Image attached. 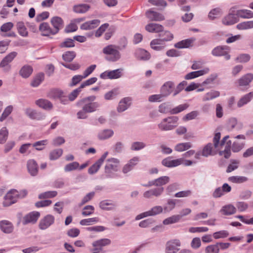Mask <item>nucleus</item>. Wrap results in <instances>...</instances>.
<instances>
[{"label":"nucleus","mask_w":253,"mask_h":253,"mask_svg":"<svg viewBox=\"0 0 253 253\" xmlns=\"http://www.w3.org/2000/svg\"><path fill=\"white\" fill-rule=\"evenodd\" d=\"M95 99L96 97L92 95L80 99L77 102V106L82 108L77 114L78 119H86L88 117L87 113L94 112L97 110L99 104L97 102H94Z\"/></svg>","instance_id":"f257e3e1"},{"label":"nucleus","mask_w":253,"mask_h":253,"mask_svg":"<svg viewBox=\"0 0 253 253\" xmlns=\"http://www.w3.org/2000/svg\"><path fill=\"white\" fill-rule=\"evenodd\" d=\"M27 194L26 190L18 191L15 189L9 191L4 197L3 205L4 207H8L16 202L19 198H23Z\"/></svg>","instance_id":"f03ea898"},{"label":"nucleus","mask_w":253,"mask_h":253,"mask_svg":"<svg viewBox=\"0 0 253 253\" xmlns=\"http://www.w3.org/2000/svg\"><path fill=\"white\" fill-rule=\"evenodd\" d=\"M102 52L105 55V59L111 62L118 61L121 57V54L115 44H109L102 49Z\"/></svg>","instance_id":"7ed1b4c3"},{"label":"nucleus","mask_w":253,"mask_h":253,"mask_svg":"<svg viewBox=\"0 0 253 253\" xmlns=\"http://www.w3.org/2000/svg\"><path fill=\"white\" fill-rule=\"evenodd\" d=\"M178 118L176 116H170L162 120L158 125L159 128L162 131L173 129L176 127L178 123Z\"/></svg>","instance_id":"20e7f679"},{"label":"nucleus","mask_w":253,"mask_h":253,"mask_svg":"<svg viewBox=\"0 0 253 253\" xmlns=\"http://www.w3.org/2000/svg\"><path fill=\"white\" fill-rule=\"evenodd\" d=\"M17 55V53L12 51L4 57L0 63V68H2L4 72H9L11 69L10 63Z\"/></svg>","instance_id":"39448f33"},{"label":"nucleus","mask_w":253,"mask_h":253,"mask_svg":"<svg viewBox=\"0 0 253 253\" xmlns=\"http://www.w3.org/2000/svg\"><path fill=\"white\" fill-rule=\"evenodd\" d=\"M108 162L105 168V172L108 176L112 177V173L118 170L119 161L115 158H111Z\"/></svg>","instance_id":"423d86ee"},{"label":"nucleus","mask_w":253,"mask_h":253,"mask_svg":"<svg viewBox=\"0 0 253 253\" xmlns=\"http://www.w3.org/2000/svg\"><path fill=\"white\" fill-rule=\"evenodd\" d=\"M230 48L228 46H218L215 47L212 51V54L215 56H224L226 60H228L230 58L229 54Z\"/></svg>","instance_id":"0eeeda50"},{"label":"nucleus","mask_w":253,"mask_h":253,"mask_svg":"<svg viewBox=\"0 0 253 253\" xmlns=\"http://www.w3.org/2000/svg\"><path fill=\"white\" fill-rule=\"evenodd\" d=\"M181 246V242L179 239H175L169 241L166 245V253H176Z\"/></svg>","instance_id":"6e6552de"},{"label":"nucleus","mask_w":253,"mask_h":253,"mask_svg":"<svg viewBox=\"0 0 253 253\" xmlns=\"http://www.w3.org/2000/svg\"><path fill=\"white\" fill-rule=\"evenodd\" d=\"M50 97L54 99H59L64 104L68 103L67 96L61 90L58 89H52L49 94Z\"/></svg>","instance_id":"1a4fd4ad"},{"label":"nucleus","mask_w":253,"mask_h":253,"mask_svg":"<svg viewBox=\"0 0 253 253\" xmlns=\"http://www.w3.org/2000/svg\"><path fill=\"white\" fill-rule=\"evenodd\" d=\"M184 162L183 158H179L177 159H172L171 157H168L164 159L162 164L163 166L168 168H173L180 166L183 164Z\"/></svg>","instance_id":"9d476101"},{"label":"nucleus","mask_w":253,"mask_h":253,"mask_svg":"<svg viewBox=\"0 0 253 253\" xmlns=\"http://www.w3.org/2000/svg\"><path fill=\"white\" fill-rule=\"evenodd\" d=\"M54 217L48 214L42 218L39 222V228L42 230H45L48 228L54 222Z\"/></svg>","instance_id":"9b49d317"},{"label":"nucleus","mask_w":253,"mask_h":253,"mask_svg":"<svg viewBox=\"0 0 253 253\" xmlns=\"http://www.w3.org/2000/svg\"><path fill=\"white\" fill-rule=\"evenodd\" d=\"M40 216V213L38 211H32L24 216L22 222L24 224L28 223H35L37 222Z\"/></svg>","instance_id":"f8f14e48"},{"label":"nucleus","mask_w":253,"mask_h":253,"mask_svg":"<svg viewBox=\"0 0 253 253\" xmlns=\"http://www.w3.org/2000/svg\"><path fill=\"white\" fill-rule=\"evenodd\" d=\"M235 138L237 139H241L243 141L240 140H236L235 141L232 146V150L234 152H238L241 151L244 147L245 145V136L244 135H238L236 136Z\"/></svg>","instance_id":"ddd939ff"},{"label":"nucleus","mask_w":253,"mask_h":253,"mask_svg":"<svg viewBox=\"0 0 253 253\" xmlns=\"http://www.w3.org/2000/svg\"><path fill=\"white\" fill-rule=\"evenodd\" d=\"M122 69H119L111 71H106L100 75V77L102 79H118L122 76Z\"/></svg>","instance_id":"4468645a"},{"label":"nucleus","mask_w":253,"mask_h":253,"mask_svg":"<svg viewBox=\"0 0 253 253\" xmlns=\"http://www.w3.org/2000/svg\"><path fill=\"white\" fill-rule=\"evenodd\" d=\"M111 243V240L107 238L95 241L92 243V246L94 247L93 250L94 251L100 252L102 250L103 247L109 245Z\"/></svg>","instance_id":"2eb2a0df"},{"label":"nucleus","mask_w":253,"mask_h":253,"mask_svg":"<svg viewBox=\"0 0 253 253\" xmlns=\"http://www.w3.org/2000/svg\"><path fill=\"white\" fill-rule=\"evenodd\" d=\"M174 84L172 82L168 81L166 82L161 88V93L165 97L168 96L172 92L173 93Z\"/></svg>","instance_id":"dca6fc26"},{"label":"nucleus","mask_w":253,"mask_h":253,"mask_svg":"<svg viewBox=\"0 0 253 253\" xmlns=\"http://www.w3.org/2000/svg\"><path fill=\"white\" fill-rule=\"evenodd\" d=\"M164 189L163 187H158L152 189L145 192L143 196L145 198H151L153 196L159 197L163 193Z\"/></svg>","instance_id":"f3484780"},{"label":"nucleus","mask_w":253,"mask_h":253,"mask_svg":"<svg viewBox=\"0 0 253 253\" xmlns=\"http://www.w3.org/2000/svg\"><path fill=\"white\" fill-rule=\"evenodd\" d=\"M39 30L43 36H49L56 34L53 29H51L47 23L43 22L40 24Z\"/></svg>","instance_id":"a211bd4d"},{"label":"nucleus","mask_w":253,"mask_h":253,"mask_svg":"<svg viewBox=\"0 0 253 253\" xmlns=\"http://www.w3.org/2000/svg\"><path fill=\"white\" fill-rule=\"evenodd\" d=\"M100 23V21L99 20L94 19L84 23L81 25L80 28L84 30H90L98 27Z\"/></svg>","instance_id":"6ab92c4d"},{"label":"nucleus","mask_w":253,"mask_h":253,"mask_svg":"<svg viewBox=\"0 0 253 253\" xmlns=\"http://www.w3.org/2000/svg\"><path fill=\"white\" fill-rule=\"evenodd\" d=\"M146 16L151 21H160L165 19L164 16L162 14L152 10L147 11Z\"/></svg>","instance_id":"aec40b11"},{"label":"nucleus","mask_w":253,"mask_h":253,"mask_svg":"<svg viewBox=\"0 0 253 253\" xmlns=\"http://www.w3.org/2000/svg\"><path fill=\"white\" fill-rule=\"evenodd\" d=\"M51 23L53 27V30L57 34L63 27V21L61 17L55 16L51 18Z\"/></svg>","instance_id":"412c9836"},{"label":"nucleus","mask_w":253,"mask_h":253,"mask_svg":"<svg viewBox=\"0 0 253 253\" xmlns=\"http://www.w3.org/2000/svg\"><path fill=\"white\" fill-rule=\"evenodd\" d=\"M145 30L150 33H160L164 30V27L157 23H149L145 26Z\"/></svg>","instance_id":"4be33fe9"},{"label":"nucleus","mask_w":253,"mask_h":253,"mask_svg":"<svg viewBox=\"0 0 253 253\" xmlns=\"http://www.w3.org/2000/svg\"><path fill=\"white\" fill-rule=\"evenodd\" d=\"M195 41L194 38L187 39L182 40L174 44V47L177 48H189L192 46L194 42Z\"/></svg>","instance_id":"5701e85b"},{"label":"nucleus","mask_w":253,"mask_h":253,"mask_svg":"<svg viewBox=\"0 0 253 253\" xmlns=\"http://www.w3.org/2000/svg\"><path fill=\"white\" fill-rule=\"evenodd\" d=\"M27 169L29 172L32 176H35L38 172V166L34 160H30L27 162Z\"/></svg>","instance_id":"b1692460"},{"label":"nucleus","mask_w":253,"mask_h":253,"mask_svg":"<svg viewBox=\"0 0 253 253\" xmlns=\"http://www.w3.org/2000/svg\"><path fill=\"white\" fill-rule=\"evenodd\" d=\"M0 229L5 233H10L13 230V226L10 221L3 220L0 221Z\"/></svg>","instance_id":"393cba45"},{"label":"nucleus","mask_w":253,"mask_h":253,"mask_svg":"<svg viewBox=\"0 0 253 253\" xmlns=\"http://www.w3.org/2000/svg\"><path fill=\"white\" fill-rule=\"evenodd\" d=\"M150 46L153 49L160 51L165 48L166 44L160 39H156L151 42Z\"/></svg>","instance_id":"a878e982"},{"label":"nucleus","mask_w":253,"mask_h":253,"mask_svg":"<svg viewBox=\"0 0 253 253\" xmlns=\"http://www.w3.org/2000/svg\"><path fill=\"white\" fill-rule=\"evenodd\" d=\"M25 112L27 116L31 119L40 120L44 118V116L31 108L26 109Z\"/></svg>","instance_id":"bb28decb"},{"label":"nucleus","mask_w":253,"mask_h":253,"mask_svg":"<svg viewBox=\"0 0 253 253\" xmlns=\"http://www.w3.org/2000/svg\"><path fill=\"white\" fill-rule=\"evenodd\" d=\"M209 71V68H205L204 70H199L197 71H194L187 74L185 76L186 80H191L195 78L203 76L206 74H207Z\"/></svg>","instance_id":"cd10ccee"},{"label":"nucleus","mask_w":253,"mask_h":253,"mask_svg":"<svg viewBox=\"0 0 253 253\" xmlns=\"http://www.w3.org/2000/svg\"><path fill=\"white\" fill-rule=\"evenodd\" d=\"M253 80V74L249 73L243 76L242 78H241L238 81V83L240 86H247L250 84Z\"/></svg>","instance_id":"c85d7f7f"},{"label":"nucleus","mask_w":253,"mask_h":253,"mask_svg":"<svg viewBox=\"0 0 253 253\" xmlns=\"http://www.w3.org/2000/svg\"><path fill=\"white\" fill-rule=\"evenodd\" d=\"M238 21L237 17L233 14L229 13L222 20V23L225 25H231Z\"/></svg>","instance_id":"c756f323"},{"label":"nucleus","mask_w":253,"mask_h":253,"mask_svg":"<svg viewBox=\"0 0 253 253\" xmlns=\"http://www.w3.org/2000/svg\"><path fill=\"white\" fill-rule=\"evenodd\" d=\"M131 98L129 97H126L122 99L119 104L117 110L119 112L125 111L130 105Z\"/></svg>","instance_id":"7c9ffc66"},{"label":"nucleus","mask_w":253,"mask_h":253,"mask_svg":"<svg viewBox=\"0 0 253 253\" xmlns=\"http://www.w3.org/2000/svg\"><path fill=\"white\" fill-rule=\"evenodd\" d=\"M236 212V208L232 205H227L222 208L220 212L225 215L234 214Z\"/></svg>","instance_id":"2f4dec72"},{"label":"nucleus","mask_w":253,"mask_h":253,"mask_svg":"<svg viewBox=\"0 0 253 253\" xmlns=\"http://www.w3.org/2000/svg\"><path fill=\"white\" fill-rule=\"evenodd\" d=\"M90 8V6L87 4H77L73 6V11L77 13H84Z\"/></svg>","instance_id":"473e14b6"},{"label":"nucleus","mask_w":253,"mask_h":253,"mask_svg":"<svg viewBox=\"0 0 253 253\" xmlns=\"http://www.w3.org/2000/svg\"><path fill=\"white\" fill-rule=\"evenodd\" d=\"M253 98V92H251L243 96L238 102L237 106L241 107L249 102Z\"/></svg>","instance_id":"72a5a7b5"},{"label":"nucleus","mask_w":253,"mask_h":253,"mask_svg":"<svg viewBox=\"0 0 253 253\" xmlns=\"http://www.w3.org/2000/svg\"><path fill=\"white\" fill-rule=\"evenodd\" d=\"M220 92L217 90H212L207 92L203 97V101H207L212 100L220 96Z\"/></svg>","instance_id":"f704fd0d"},{"label":"nucleus","mask_w":253,"mask_h":253,"mask_svg":"<svg viewBox=\"0 0 253 253\" xmlns=\"http://www.w3.org/2000/svg\"><path fill=\"white\" fill-rule=\"evenodd\" d=\"M136 57L140 60H147L150 58V53L143 49H138L136 51Z\"/></svg>","instance_id":"c9c22d12"},{"label":"nucleus","mask_w":253,"mask_h":253,"mask_svg":"<svg viewBox=\"0 0 253 253\" xmlns=\"http://www.w3.org/2000/svg\"><path fill=\"white\" fill-rule=\"evenodd\" d=\"M33 72V68L29 65H25L19 71L20 75L24 78H28Z\"/></svg>","instance_id":"e433bc0d"},{"label":"nucleus","mask_w":253,"mask_h":253,"mask_svg":"<svg viewBox=\"0 0 253 253\" xmlns=\"http://www.w3.org/2000/svg\"><path fill=\"white\" fill-rule=\"evenodd\" d=\"M236 15L243 18H251L253 17V12L248 9L238 10L236 12Z\"/></svg>","instance_id":"4c0bfd02"},{"label":"nucleus","mask_w":253,"mask_h":253,"mask_svg":"<svg viewBox=\"0 0 253 253\" xmlns=\"http://www.w3.org/2000/svg\"><path fill=\"white\" fill-rule=\"evenodd\" d=\"M36 104L40 107L44 109H50L52 105L48 100L44 99H40L36 101Z\"/></svg>","instance_id":"58836bf2"},{"label":"nucleus","mask_w":253,"mask_h":253,"mask_svg":"<svg viewBox=\"0 0 253 253\" xmlns=\"http://www.w3.org/2000/svg\"><path fill=\"white\" fill-rule=\"evenodd\" d=\"M159 37L164 43L171 41L173 38V34L168 31H163L159 34Z\"/></svg>","instance_id":"ea45409f"},{"label":"nucleus","mask_w":253,"mask_h":253,"mask_svg":"<svg viewBox=\"0 0 253 253\" xmlns=\"http://www.w3.org/2000/svg\"><path fill=\"white\" fill-rule=\"evenodd\" d=\"M116 206L115 203L108 200H104L100 203V207L105 210H114Z\"/></svg>","instance_id":"a19ab883"},{"label":"nucleus","mask_w":253,"mask_h":253,"mask_svg":"<svg viewBox=\"0 0 253 253\" xmlns=\"http://www.w3.org/2000/svg\"><path fill=\"white\" fill-rule=\"evenodd\" d=\"M17 29L20 35L22 37H27L28 32L24 23L23 22H18L16 24Z\"/></svg>","instance_id":"79ce46f5"},{"label":"nucleus","mask_w":253,"mask_h":253,"mask_svg":"<svg viewBox=\"0 0 253 253\" xmlns=\"http://www.w3.org/2000/svg\"><path fill=\"white\" fill-rule=\"evenodd\" d=\"M202 155L204 157H208L214 155L212 144L209 143L206 145L202 151Z\"/></svg>","instance_id":"37998d69"},{"label":"nucleus","mask_w":253,"mask_h":253,"mask_svg":"<svg viewBox=\"0 0 253 253\" xmlns=\"http://www.w3.org/2000/svg\"><path fill=\"white\" fill-rule=\"evenodd\" d=\"M236 28L240 30H244L253 28V20L239 23L237 25Z\"/></svg>","instance_id":"c03bdc74"},{"label":"nucleus","mask_w":253,"mask_h":253,"mask_svg":"<svg viewBox=\"0 0 253 253\" xmlns=\"http://www.w3.org/2000/svg\"><path fill=\"white\" fill-rule=\"evenodd\" d=\"M44 75L43 73L38 74L31 82V85L33 87H37L43 81Z\"/></svg>","instance_id":"a18cd8bd"},{"label":"nucleus","mask_w":253,"mask_h":253,"mask_svg":"<svg viewBox=\"0 0 253 253\" xmlns=\"http://www.w3.org/2000/svg\"><path fill=\"white\" fill-rule=\"evenodd\" d=\"M191 147V144L190 142L180 143L175 146L174 149L178 152H182L189 149Z\"/></svg>","instance_id":"49530a36"},{"label":"nucleus","mask_w":253,"mask_h":253,"mask_svg":"<svg viewBox=\"0 0 253 253\" xmlns=\"http://www.w3.org/2000/svg\"><path fill=\"white\" fill-rule=\"evenodd\" d=\"M114 134V132L111 129H105L100 132L98 134L99 139H106L112 136Z\"/></svg>","instance_id":"de8ad7c7"},{"label":"nucleus","mask_w":253,"mask_h":253,"mask_svg":"<svg viewBox=\"0 0 253 253\" xmlns=\"http://www.w3.org/2000/svg\"><path fill=\"white\" fill-rule=\"evenodd\" d=\"M231 141L227 142L225 145V149L223 151L219 152L220 156H223L225 158L228 159L231 155Z\"/></svg>","instance_id":"09e8293b"},{"label":"nucleus","mask_w":253,"mask_h":253,"mask_svg":"<svg viewBox=\"0 0 253 253\" xmlns=\"http://www.w3.org/2000/svg\"><path fill=\"white\" fill-rule=\"evenodd\" d=\"M222 14L221 9L216 8L212 9L209 13V18L211 20H213L220 16Z\"/></svg>","instance_id":"8fccbe9b"},{"label":"nucleus","mask_w":253,"mask_h":253,"mask_svg":"<svg viewBox=\"0 0 253 253\" xmlns=\"http://www.w3.org/2000/svg\"><path fill=\"white\" fill-rule=\"evenodd\" d=\"M247 177L243 176H233L229 177L228 180L235 183H242L247 181Z\"/></svg>","instance_id":"3c124183"},{"label":"nucleus","mask_w":253,"mask_h":253,"mask_svg":"<svg viewBox=\"0 0 253 253\" xmlns=\"http://www.w3.org/2000/svg\"><path fill=\"white\" fill-rule=\"evenodd\" d=\"M170 181V178L167 176L160 177L155 179L156 186H162L168 183Z\"/></svg>","instance_id":"603ef678"},{"label":"nucleus","mask_w":253,"mask_h":253,"mask_svg":"<svg viewBox=\"0 0 253 253\" xmlns=\"http://www.w3.org/2000/svg\"><path fill=\"white\" fill-rule=\"evenodd\" d=\"M63 153V150L61 149H56L52 150L49 154V159L50 160H55L58 159Z\"/></svg>","instance_id":"864d4df0"},{"label":"nucleus","mask_w":253,"mask_h":253,"mask_svg":"<svg viewBox=\"0 0 253 253\" xmlns=\"http://www.w3.org/2000/svg\"><path fill=\"white\" fill-rule=\"evenodd\" d=\"M57 195V192L55 191H48L40 194L39 195V198L40 199L52 198L56 196Z\"/></svg>","instance_id":"5fc2aeb1"},{"label":"nucleus","mask_w":253,"mask_h":253,"mask_svg":"<svg viewBox=\"0 0 253 253\" xmlns=\"http://www.w3.org/2000/svg\"><path fill=\"white\" fill-rule=\"evenodd\" d=\"M102 164H103L98 160L88 169V172L90 174L95 173L98 171Z\"/></svg>","instance_id":"6e6d98bb"},{"label":"nucleus","mask_w":253,"mask_h":253,"mask_svg":"<svg viewBox=\"0 0 253 253\" xmlns=\"http://www.w3.org/2000/svg\"><path fill=\"white\" fill-rule=\"evenodd\" d=\"M79 168V163L77 162H74L66 165L64 167V170L66 172H69L78 169Z\"/></svg>","instance_id":"4d7b16f0"},{"label":"nucleus","mask_w":253,"mask_h":253,"mask_svg":"<svg viewBox=\"0 0 253 253\" xmlns=\"http://www.w3.org/2000/svg\"><path fill=\"white\" fill-rule=\"evenodd\" d=\"M76 57V53L74 51H67L62 55L64 60L67 62L72 61Z\"/></svg>","instance_id":"13d9d810"},{"label":"nucleus","mask_w":253,"mask_h":253,"mask_svg":"<svg viewBox=\"0 0 253 253\" xmlns=\"http://www.w3.org/2000/svg\"><path fill=\"white\" fill-rule=\"evenodd\" d=\"M180 219L179 215H173L165 219L163 221V223L165 225H168L178 222Z\"/></svg>","instance_id":"bf43d9fd"},{"label":"nucleus","mask_w":253,"mask_h":253,"mask_svg":"<svg viewBox=\"0 0 253 253\" xmlns=\"http://www.w3.org/2000/svg\"><path fill=\"white\" fill-rule=\"evenodd\" d=\"M82 91V88H80L79 86L78 88L74 89L72 91L68 96H67L68 101H73L76 99V98L78 96L80 93Z\"/></svg>","instance_id":"052dcab7"},{"label":"nucleus","mask_w":253,"mask_h":253,"mask_svg":"<svg viewBox=\"0 0 253 253\" xmlns=\"http://www.w3.org/2000/svg\"><path fill=\"white\" fill-rule=\"evenodd\" d=\"M10 41L8 40L0 41V54L4 53L7 50Z\"/></svg>","instance_id":"680f3d73"},{"label":"nucleus","mask_w":253,"mask_h":253,"mask_svg":"<svg viewBox=\"0 0 253 253\" xmlns=\"http://www.w3.org/2000/svg\"><path fill=\"white\" fill-rule=\"evenodd\" d=\"M8 132L5 127L0 130V143H4L7 140Z\"/></svg>","instance_id":"e2e57ef3"},{"label":"nucleus","mask_w":253,"mask_h":253,"mask_svg":"<svg viewBox=\"0 0 253 253\" xmlns=\"http://www.w3.org/2000/svg\"><path fill=\"white\" fill-rule=\"evenodd\" d=\"M98 221V217H93L82 219L80 221V223L82 225H88L93 223H97Z\"/></svg>","instance_id":"0e129e2a"},{"label":"nucleus","mask_w":253,"mask_h":253,"mask_svg":"<svg viewBox=\"0 0 253 253\" xmlns=\"http://www.w3.org/2000/svg\"><path fill=\"white\" fill-rule=\"evenodd\" d=\"M13 107L11 105L7 106L4 110L1 117H0V121H3L12 112Z\"/></svg>","instance_id":"69168bd1"},{"label":"nucleus","mask_w":253,"mask_h":253,"mask_svg":"<svg viewBox=\"0 0 253 253\" xmlns=\"http://www.w3.org/2000/svg\"><path fill=\"white\" fill-rule=\"evenodd\" d=\"M48 141L46 139L39 141L34 143L33 145L34 147H36L37 150H42L43 149V146L47 144Z\"/></svg>","instance_id":"338daca9"},{"label":"nucleus","mask_w":253,"mask_h":253,"mask_svg":"<svg viewBox=\"0 0 253 253\" xmlns=\"http://www.w3.org/2000/svg\"><path fill=\"white\" fill-rule=\"evenodd\" d=\"M219 252V249L216 244L208 246L205 249L206 253H218Z\"/></svg>","instance_id":"774afa93"}]
</instances>
